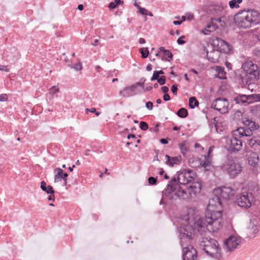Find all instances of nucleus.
I'll list each match as a JSON object with an SVG mask.
<instances>
[{
	"label": "nucleus",
	"mask_w": 260,
	"mask_h": 260,
	"mask_svg": "<svg viewBox=\"0 0 260 260\" xmlns=\"http://www.w3.org/2000/svg\"><path fill=\"white\" fill-rule=\"evenodd\" d=\"M199 245L207 255L216 260L222 259V253L218 242L214 239L203 236L199 238Z\"/></svg>",
	"instance_id": "2"
},
{
	"label": "nucleus",
	"mask_w": 260,
	"mask_h": 260,
	"mask_svg": "<svg viewBox=\"0 0 260 260\" xmlns=\"http://www.w3.org/2000/svg\"><path fill=\"white\" fill-rule=\"evenodd\" d=\"M116 5H115L114 2H111L108 6V7L110 9H114L116 8Z\"/></svg>",
	"instance_id": "52"
},
{
	"label": "nucleus",
	"mask_w": 260,
	"mask_h": 260,
	"mask_svg": "<svg viewBox=\"0 0 260 260\" xmlns=\"http://www.w3.org/2000/svg\"><path fill=\"white\" fill-rule=\"evenodd\" d=\"M242 68L246 73V75L242 79V82L246 84L250 85L252 83L253 79H256L259 76V72L256 64L252 61H245L242 65Z\"/></svg>",
	"instance_id": "5"
},
{
	"label": "nucleus",
	"mask_w": 260,
	"mask_h": 260,
	"mask_svg": "<svg viewBox=\"0 0 260 260\" xmlns=\"http://www.w3.org/2000/svg\"><path fill=\"white\" fill-rule=\"evenodd\" d=\"M119 95L123 98H128L133 95V94L131 93L128 87H125L123 90L119 91Z\"/></svg>",
	"instance_id": "26"
},
{
	"label": "nucleus",
	"mask_w": 260,
	"mask_h": 260,
	"mask_svg": "<svg viewBox=\"0 0 260 260\" xmlns=\"http://www.w3.org/2000/svg\"><path fill=\"white\" fill-rule=\"evenodd\" d=\"M161 89L162 91L165 93H167V92L169 91V88L167 86H162L161 88Z\"/></svg>",
	"instance_id": "55"
},
{
	"label": "nucleus",
	"mask_w": 260,
	"mask_h": 260,
	"mask_svg": "<svg viewBox=\"0 0 260 260\" xmlns=\"http://www.w3.org/2000/svg\"><path fill=\"white\" fill-rule=\"evenodd\" d=\"M139 42L140 44H144L145 43V40L144 39L141 38L139 40Z\"/></svg>",
	"instance_id": "63"
},
{
	"label": "nucleus",
	"mask_w": 260,
	"mask_h": 260,
	"mask_svg": "<svg viewBox=\"0 0 260 260\" xmlns=\"http://www.w3.org/2000/svg\"><path fill=\"white\" fill-rule=\"evenodd\" d=\"M11 51L12 52H14V53H17V57H19L20 56V54L17 50V49L15 48V47H13V48H12L11 49Z\"/></svg>",
	"instance_id": "54"
},
{
	"label": "nucleus",
	"mask_w": 260,
	"mask_h": 260,
	"mask_svg": "<svg viewBox=\"0 0 260 260\" xmlns=\"http://www.w3.org/2000/svg\"><path fill=\"white\" fill-rule=\"evenodd\" d=\"M224 9V7L220 5H211L207 9V13L212 15H218Z\"/></svg>",
	"instance_id": "19"
},
{
	"label": "nucleus",
	"mask_w": 260,
	"mask_h": 260,
	"mask_svg": "<svg viewBox=\"0 0 260 260\" xmlns=\"http://www.w3.org/2000/svg\"><path fill=\"white\" fill-rule=\"evenodd\" d=\"M248 164L251 166L256 167L258 165V156L255 152L250 153L248 157Z\"/></svg>",
	"instance_id": "22"
},
{
	"label": "nucleus",
	"mask_w": 260,
	"mask_h": 260,
	"mask_svg": "<svg viewBox=\"0 0 260 260\" xmlns=\"http://www.w3.org/2000/svg\"><path fill=\"white\" fill-rule=\"evenodd\" d=\"M215 22L219 23L221 27H223L224 25L225 24L224 22L221 20V18H212L210 23L208 24L206 27L207 28L212 27V30H216L218 28V26L217 25Z\"/></svg>",
	"instance_id": "20"
},
{
	"label": "nucleus",
	"mask_w": 260,
	"mask_h": 260,
	"mask_svg": "<svg viewBox=\"0 0 260 260\" xmlns=\"http://www.w3.org/2000/svg\"><path fill=\"white\" fill-rule=\"evenodd\" d=\"M199 103L194 96L190 97L189 99V106L191 109L199 106Z\"/></svg>",
	"instance_id": "28"
},
{
	"label": "nucleus",
	"mask_w": 260,
	"mask_h": 260,
	"mask_svg": "<svg viewBox=\"0 0 260 260\" xmlns=\"http://www.w3.org/2000/svg\"><path fill=\"white\" fill-rule=\"evenodd\" d=\"M146 70L147 71H150L152 70V65L151 64H148L146 67Z\"/></svg>",
	"instance_id": "61"
},
{
	"label": "nucleus",
	"mask_w": 260,
	"mask_h": 260,
	"mask_svg": "<svg viewBox=\"0 0 260 260\" xmlns=\"http://www.w3.org/2000/svg\"><path fill=\"white\" fill-rule=\"evenodd\" d=\"M146 107L149 110L153 109V105L151 102H148L146 103Z\"/></svg>",
	"instance_id": "47"
},
{
	"label": "nucleus",
	"mask_w": 260,
	"mask_h": 260,
	"mask_svg": "<svg viewBox=\"0 0 260 260\" xmlns=\"http://www.w3.org/2000/svg\"><path fill=\"white\" fill-rule=\"evenodd\" d=\"M40 187L43 191H46V190L47 189V186H46V183L45 181H43L41 182V186Z\"/></svg>",
	"instance_id": "49"
},
{
	"label": "nucleus",
	"mask_w": 260,
	"mask_h": 260,
	"mask_svg": "<svg viewBox=\"0 0 260 260\" xmlns=\"http://www.w3.org/2000/svg\"><path fill=\"white\" fill-rule=\"evenodd\" d=\"M223 41V40L218 38H216L215 39H213L211 44L212 46V48L219 51V49L222 46Z\"/></svg>",
	"instance_id": "24"
},
{
	"label": "nucleus",
	"mask_w": 260,
	"mask_h": 260,
	"mask_svg": "<svg viewBox=\"0 0 260 260\" xmlns=\"http://www.w3.org/2000/svg\"><path fill=\"white\" fill-rule=\"evenodd\" d=\"M194 173L191 170H184L178 175L177 178L174 177L169 182L167 187L162 191L163 196L168 197L175 190L179 184L186 185L193 180Z\"/></svg>",
	"instance_id": "4"
},
{
	"label": "nucleus",
	"mask_w": 260,
	"mask_h": 260,
	"mask_svg": "<svg viewBox=\"0 0 260 260\" xmlns=\"http://www.w3.org/2000/svg\"><path fill=\"white\" fill-rule=\"evenodd\" d=\"M254 196L253 193L248 190L245 191L237 197L236 203L241 208L244 209L250 208L254 203Z\"/></svg>",
	"instance_id": "9"
},
{
	"label": "nucleus",
	"mask_w": 260,
	"mask_h": 260,
	"mask_svg": "<svg viewBox=\"0 0 260 260\" xmlns=\"http://www.w3.org/2000/svg\"><path fill=\"white\" fill-rule=\"evenodd\" d=\"M214 194H217L221 198L228 200L234 196L235 190L231 187L222 186L215 189L213 191Z\"/></svg>",
	"instance_id": "14"
},
{
	"label": "nucleus",
	"mask_w": 260,
	"mask_h": 260,
	"mask_svg": "<svg viewBox=\"0 0 260 260\" xmlns=\"http://www.w3.org/2000/svg\"><path fill=\"white\" fill-rule=\"evenodd\" d=\"M140 128L143 131H146L148 128V125L146 122L141 121L140 122Z\"/></svg>",
	"instance_id": "37"
},
{
	"label": "nucleus",
	"mask_w": 260,
	"mask_h": 260,
	"mask_svg": "<svg viewBox=\"0 0 260 260\" xmlns=\"http://www.w3.org/2000/svg\"><path fill=\"white\" fill-rule=\"evenodd\" d=\"M201 190V184L199 182H194L192 183L189 187L182 188L180 187L175 195L180 199L187 200L193 198L199 193Z\"/></svg>",
	"instance_id": "7"
},
{
	"label": "nucleus",
	"mask_w": 260,
	"mask_h": 260,
	"mask_svg": "<svg viewBox=\"0 0 260 260\" xmlns=\"http://www.w3.org/2000/svg\"><path fill=\"white\" fill-rule=\"evenodd\" d=\"M232 49V46L223 40L222 46L219 49V51L221 53L222 52L224 53H229Z\"/></svg>",
	"instance_id": "25"
},
{
	"label": "nucleus",
	"mask_w": 260,
	"mask_h": 260,
	"mask_svg": "<svg viewBox=\"0 0 260 260\" xmlns=\"http://www.w3.org/2000/svg\"><path fill=\"white\" fill-rule=\"evenodd\" d=\"M218 74L219 75V78L222 79H224L226 78L225 76V72L224 71V70L221 67H219L217 70Z\"/></svg>",
	"instance_id": "34"
},
{
	"label": "nucleus",
	"mask_w": 260,
	"mask_h": 260,
	"mask_svg": "<svg viewBox=\"0 0 260 260\" xmlns=\"http://www.w3.org/2000/svg\"><path fill=\"white\" fill-rule=\"evenodd\" d=\"M129 90L131 91V93L133 94H136L135 89L137 88L136 86L133 84L131 86H128Z\"/></svg>",
	"instance_id": "50"
},
{
	"label": "nucleus",
	"mask_w": 260,
	"mask_h": 260,
	"mask_svg": "<svg viewBox=\"0 0 260 260\" xmlns=\"http://www.w3.org/2000/svg\"><path fill=\"white\" fill-rule=\"evenodd\" d=\"M177 90H178V85L174 84L172 85L171 87V91L173 92V93L176 95L177 94Z\"/></svg>",
	"instance_id": "41"
},
{
	"label": "nucleus",
	"mask_w": 260,
	"mask_h": 260,
	"mask_svg": "<svg viewBox=\"0 0 260 260\" xmlns=\"http://www.w3.org/2000/svg\"><path fill=\"white\" fill-rule=\"evenodd\" d=\"M0 71L9 72L10 71V70L7 68V66L0 64Z\"/></svg>",
	"instance_id": "51"
},
{
	"label": "nucleus",
	"mask_w": 260,
	"mask_h": 260,
	"mask_svg": "<svg viewBox=\"0 0 260 260\" xmlns=\"http://www.w3.org/2000/svg\"><path fill=\"white\" fill-rule=\"evenodd\" d=\"M145 81H146V79H144L143 80V82H137L135 84H134V85L136 86V88H137L138 86H139V87H141L143 89H144V82Z\"/></svg>",
	"instance_id": "44"
},
{
	"label": "nucleus",
	"mask_w": 260,
	"mask_h": 260,
	"mask_svg": "<svg viewBox=\"0 0 260 260\" xmlns=\"http://www.w3.org/2000/svg\"><path fill=\"white\" fill-rule=\"evenodd\" d=\"M241 239L240 237L231 236L224 242V247L227 251H233L240 244Z\"/></svg>",
	"instance_id": "13"
},
{
	"label": "nucleus",
	"mask_w": 260,
	"mask_h": 260,
	"mask_svg": "<svg viewBox=\"0 0 260 260\" xmlns=\"http://www.w3.org/2000/svg\"><path fill=\"white\" fill-rule=\"evenodd\" d=\"M202 218H199V219L195 221L194 222V227L192 225L190 224L185 225L182 230H181V234H182L181 240H182L184 238H186L188 240L192 239L194 235L196 234V232H198L200 234V236L201 237L203 235L204 233L206 232V229L203 231L199 230L198 227L196 225V223L199 220L202 219Z\"/></svg>",
	"instance_id": "11"
},
{
	"label": "nucleus",
	"mask_w": 260,
	"mask_h": 260,
	"mask_svg": "<svg viewBox=\"0 0 260 260\" xmlns=\"http://www.w3.org/2000/svg\"><path fill=\"white\" fill-rule=\"evenodd\" d=\"M148 183L151 185H154L156 183L157 179L153 177H150L148 179Z\"/></svg>",
	"instance_id": "38"
},
{
	"label": "nucleus",
	"mask_w": 260,
	"mask_h": 260,
	"mask_svg": "<svg viewBox=\"0 0 260 260\" xmlns=\"http://www.w3.org/2000/svg\"><path fill=\"white\" fill-rule=\"evenodd\" d=\"M222 170L227 173L231 178L237 176L242 171L241 164L237 162L232 156H228L221 166Z\"/></svg>",
	"instance_id": "6"
},
{
	"label": "nucleus",
	"mask_w": 260,
	"mask_h": 260,
	"mask_svg": "<svg viewBox=\"0 0 260 260\" xmlns=\"http://www.w3.org/2000/svg\"><path fill=\"white\" fill-rule=\"evenodd\" d=\"M249 95L239 94L234 99L236 104L247 105L250 103V99Z\"/></svg>",
	"instance_id": "18"
},
{
	"label": "nucleus",
	"mask_w": 260,
	"mask_h": 260,
	"mask_svg": "<svg viewBox=\"0 0 260 260\" xmlns=\"http://www.w3.org/2000/svg\"><path fill=\"white\" fill-rule=\"evenodd\" d=\"M242 122L245 127H240L235 130V135L236 136L241 135L246 137H250L252 135V131L257 130L259 127L258 123L250 120L249 118H243Z\"/></svg>",
	"instance_id": "8"
},
{
	"label": "nucleus",
	"mask_w": 260,
	"mask_h": 260,
	"mask_svg": "<svg viewBox=\"0 0 260 260\" xmlns=\"http://www.w3.org/2000/svg\"><path fill=\"white\" fill-rule=\"evenodd\" d=\"M182 22V21H177V20H175V21H173V24L175 25H180Z\"/></svg>",
	"instance_id": "60"
},
{
	"label": "nucleus",
	"mask_w": 260,
	"mask_h": 260,
	"mask_svg": "<svg viewBox=\"0 0 260 260\" xmlns=\"http://www.w3.org/2000/svg\"><path fill=\"white\" fill-rule=\"evenodd\" d=\"M183 260H196L197 258V250L191 245L183 249Z\"/></svg>",
	"instance_id": "15"
},
{
	"label": "nucleus",
	"mask_w": 260,
	"mask_h": 260,
	"mask_svg": "<svg viewBox=\"0 0 260 260\" xmlns=\"http://www.w3.org/2000/svg\"><path fill=\"white\" fill-rule=\"evenodd\" d=\"M159 52H162L163 54L167 56L169 58L172 59L173 58V54L169 50L165 49L164 47H160L159 48Z\"/></svg>",
	"instance_id": "31"
},
{
	"label": "nucleus",
	"mask_w": 260,
	"mask_h": 260,
	"mask_svg": "<svg viewBox=\"0 0 260 260\" xmlns=\"http://www.w3.org/2000/svg\"><path fill=\"white\" fill-rule=\"evenodd\" d=\"M166 164L171 167H173L174 165L179 164L181 160V156L170 157L168 155H166Z\"/></svg>",
	"instance_id": "21"
},
{
	"label": "nucleus",
	"mask_w": 260,
	"mask_h": 260,
	"mask_svg": "<svg viewBox=\"0 0 260 260\" xmlns=\"http://www.w3.org/2000/svg\"><path fill=\"white\" fill-rule=\"evenodd\" d=\"M183 38H185L184 36H182L180 38L178 39L177 42L179 45H183L186 43L185 41L182 40Z\"/></svg>",
	"instance_id": "45"
},
{
	"label": "nucleus",
	"mask_w": 260,
	"mask_h": 260,
	"mask_svg": "<svg viewBox=\"0 0 260 260\" xmlns=\"http://www.w3.org/2000/svg\"><path fill=\"white\" fill-rule=\"evenodd\" d=\"M221 208L220 198L217 194H214L209 201L205 217L195 224L199 230L203 231L206 228L211 233L219 230L222 227V213L220 210Z\"/></svg>",
	"instance_id": "1"
},
{
	"label": "nucleus",
	"mask_w": 260,
	"mask_h": 260,
	"mask_svg": "<svg viewBox=\"0 0 260 260\" xmlns=\"http://www.w3.org/2000/svg\"><path fill=\"white\" fill-rule=\"evenodd\" d=\"M214 30H212V27L211 28H205L203 30H202V33L205 35H208L210 34L211 32L214 31Z\"/></svg>",
	"instance_id": "39"
},
{
	"label": "nucleus",
	"mask_w": 260,
	"mask_h": 260,
	"mask_svg": "<svg viewBox=\"0 0 260 260\" xmlns=\"http://www.w3.org/2000/svg\"><path fill=\"white\" fill-rule=\"evenodd\" d=\"M54 173L55 174L54 176L55 182H59L62 179L64 181V184H67V178L68 176V174L67 173H63V170L60 168H56L54 171Z\"/></svg>",
	"instance_id": "17"
},
{
	"label": "nucleus",
	"mask_w": 260,
	"mask_h": 260,
	"mask_svg": "<svg viewBox=\"0 0 260 260\" xmlns=\"http://www.w3.org/2000/svg\"><path fill=\"white\" fill-rule=\"evenodd\" d=\"M177 115L179 117L184 118L188 116V111L185 108H182L177 111Z\"/></svg>",
	"instance_id": "30"
},
{
	"label": "nucleus",
	"mask_w": 260,
	"mask_h": 260,
	"mask_svg": "<svg viewBox=\"0 0 260 260\" xmlns=\"http://www.w3.org/2000/svg\"><path fill=\"white\" fill-rule=\"evenodd\" d=\"M204 50L206 51V56L208 59L213 63L218 61L220 56V53L218 50L212 48L210 51H208L205 47H204Z\"/></svg>",
	"instance_id": "16"
},
{
	"label": "nucleus",
	"mask_w": 260,
	"mask_h": 260,
	"mask_svg": "<svg viewBox=\"0 0 260 260\" xmlns=\"http://www.w3.org/2000/svg\"><path fill=\"white\" fill-rule=\"evenodd\" d=\"M247 139V143L248 145L251 148H256L257 146H260V138L257 137H252V138L248 137Z\"/></svg>",
	"instance_id": "23"
},
{
	"label": "nucleus",
	"mask_w": 260,
	"mask_h": 260,
	"mask_svg": "<svg viewBox=\"0 0 260 260\" xmlns=\"http://www.w3.org/2000/svg\"><path fill=\"white\" fill-rule=\"evenodd\" d=\"M72 68L74 69L76 71H80L82 68L81 63L77 64L75 66H73Z\"/></svg>",
	"instance_id": "48"
},
{
	"label": "nucleus",
	"mask_w": 260,
	"mask_h": 260,
	"mask_svg": "<svg viewBox=\"0 0 260 260\" xmlns=\"http://www.w3.org/2000/svg\"><path fill=\"white\" fill-rule=\"evenodd\" d=\"M114 3L115 5H116V6H118L119 5H122L123 4V2L121 0H115Z\"/></svg>",
	"instance_id": "57"
},
{
	"label": "nucleus",
	"mask_w": 260,
	"mask_h": 260,
	"mask_svg": "<svg viewBox=\"0 0 260 260\" xmlns=\"http://www.w3.org/2000/svg\"><path fill=\"white\" fill-rule=\"evenodd\" d=\"M229 103L225 98H218L215 99L212 104L211 108L219 112L221 114L228 112Z\"/></svg>",
	"instance_id": "12"
},
{
	"label": "nucleus",
	"mask_w": 260,
	"mask_h": 260,
	"mask_svg": "<svg viewBox=\"0 0 260 260\" xmlns=\"http://www.w3.org/2000/svg\"><path fill=\"white\" fill-rule=\"evenodd\" d=\"M235 131L233 132V136L230 140V144L228 148V151L230 152H239L242 148L243 143L244 142L246 136L235 135Z\"/></svg>",
	"instance_id": "10"
},
{
	"label": "nucleus",
	"mask_w": 260,
	"mask_h": 260,
	"mask_svg": "<svg viewBox=\"0 0 260 260\" xmlns=\"http://www.w3.org/2000/svg\"><path fill=\"white\" fill-rule=\"evenodd\" d=\"M249 98L250 99V103L255 102H260V94H252L249 95Z\"/></svg>",
	"instance_id": "33"
},
{
	"label": "nucleus",
	"mask_w": 260,
	"mask_h": 260,
	"mask_svg": "<svg viewBox=\"0 0 260 260\" xmlns=\"http://www.w3.org/2000/svg\"><path fill=\"white\" fill-rule=\"evenodd\" d=\"M140 53H141V57L143 58H146L149 54V51L147 48H141L140 49Z\"/></svg>",
	"instance_id": "35"
},
{
	"label": "nucleus",
	"mask_w": 260,
	"mask_h": 260,
	"mask_svg": "<svg viewBox=\"0 0 260 260\" xmlns=\"http://www.w3.org/2000/svg\"><path fill=\"white\" fill-rule=\"evenodd\" d=\"M8 100V96L6 94H2L0 95V102L7 101Z\"/></svg>",
	"instance_id": "46"
},
{
	"label": "nucleus",
	"mask_w": 260,
	"mask_h": 260,
	"mask_svg": "<svg viewBox=\"0 0 260 260\" xmlns=\"http://www.w3.org/2000/svg\"><path fill=\"white\" fill-rule=\"evenodd\" d=\"M83 9H84V6H83V5H82V4H80V5H78V9L79 10H80V11H82V10H83Z\"/></svg>",
	"instance_id": "62"
},
{
	"label": "nucleus",
	"mask_w": 260,
	"mask_h": 260,
	"mask_svg": "<svg viewBox=\"0 0 260 260\" xmlns=\"http://www.w3.org/2000/svg\"><path fill=\"white\" fill-rule=\"evenodd\" d=\"M59 91V88L55 86H53V87H51L49 90V93L50 94L52 95V98H57L58 95L57 94H56V92H58Z\"/></svg>",
	"instance_id": "32"
},
{
	"label": "nucleus",
	"mask_w": 260,
	"mask_h": 260,
	"mask_svg": "<svg viewBox=\"0 0 260 260\" xmlns=\"http://www.w3.org/2000/svg\"><path fill=\"white\" fill-rule=\"evenodd\" d=\"M86 111L87 112L89 111L91 113H94V112H96V109L95 108H91L90 109L87 108V109H86Z\"/></svg>",
	"instance_id": "56"
},
{
	"label": "nucleus",
	"mask_w": 260,
	"mask_h": 260,
	"mask_svg": "<svg viewBox=\"0 0 260 260\" xmlns=\"http://www.w3.org/2000/svg\"><path fill=\"white\" fill-rule=\"evenodd\" d=\"M159 77H160L158 75V74H157V72H156V71H154L153 72V76L151 77L150 80L151 81H154V80H157Z\"/></svg>",
	"instance_id": "43"
},
{
	"label": "nucleus",
	"mask_w": 260,
	"mask_h": 260,
	"mask_svg": "<svg viewBox=\"0 0 260 260\" xmlns=\"http://www.w3.org/2000/svg\"><path fill=\"white\" fill-rule=\"evenodd\" d=\"M243 0H232L229 2V4L231 9L239 8V4L242 2Z\"/></svg>",
	"instance_id": "29"
},
{
	"label": "nucleus",
	"mask_w": 260,
	"mask_h": 260,
	"mask_svg": "<svg viewBox=\"0 0 260 260\" xmlns=\"http://www.w3.org/2000/svg\"><path fill=\"white\" fill-rule=\"evenodd\" d=\"M99 43V40H95L94 41V43H92V45L93 46H97L98 45Z\"/></svg>",
	"instance_id": "64"
},
{
	"label": "nucleus",
	"mask_w": 260,
	"mask_h": 260,
	"mask_svg": "<svg viewBox=\"0 0 260 260\" xmlns=\"http://www.w3.org/2000/svg\"><path fill=\"white\" fill-rule=\"evenodd\" d=\"M45 192H46L47 194H54V190L53 189V187L50 186L48 185L47 187V189L46 190Z\"/></svg>",
	"instance_id": "42"
},
{
	"label": "nucleus",
	"mask_w": 260,
	"mask_h": 260,
	"mask_svg": "<svg viewBox=\"0 0 260 260\" xmlns=\"http://www.w3.org/2000/svg\"><path fill=\"white\" fill-rule=\"evenodd\" d=\"M163 99L165 101H168L170 100V96L168 93H165Z\"/></svg>",
	"instance_id": "53"
},
{
	"label": "nucleus",
	"mask_w": 260,
	"mask_h": 260,
	"mask_svg": "<svg viewBox=\"0 0 260 260\" xmlns=\"http://www.w3.org/2000/svg\"><path fill=\"white\" fill-rule=\"evenodd\" d=\"M236 24L240 27H252L260 22V15L255 10L242 11L235 16Z\"/></svg>",
	"instance_id": "3"
},
{
	"label": "nucleus",
	"mask_w": 260,
	"mask_h": 260,
	"mask_svg": "<svg viewBox=\"0 0 260 260\" xmlns=\"http://www.w3.org/2000/svg\"><path fill=\"white\" fill-rule=\"evenodd\" d=\"M48 201H54V194H50V195L48 198Z\"/></svg>",
	"instance_id": "58"
},
{
	"label": "nucleus",
	"mask_w": 260,
	"mask_h": 260,
	"mask_svg": "<svg viewBox=\"0 0 260 260\" xmlns=\"http://www.w3.org/2000/svg\"><path fill=\"white\" fill-rule=\"evenodd\" d=\"M160 142L162 144H167L168 143V141L167 139H161L160 140Z\"/></svg>",
	"instance_id": "59"
},
{
	"label": "nucleus",
	"mask_w": 260,
	"mask_h": 260,
	"mask_svg": "<svg viewBox=\"0 0 260 260\" xmlns=\"http://www.w3.org/2000/svg\"><path fill=\"white\" fill-rule=\"evenodd\" d=\"M137 7V8L139 9V12L142 14V15H147V13L148 11V10H147V9L144 8H142L140 6H139V5H138L137 4H136L135 5Z\"/></svg>",
	"instance_id": "36"
},
{
	"label": "nucleus",
	"mask_w": 260,
	"mask_h": 260,
	"mask_svg": "<svg viewBox=\"0 0 260 260\" xmlns=\"http://www.w3.org/2000/svg\"><path fill=\"white\" fill-rule=\"evenodd\" d=\"M157 82L160 84V85H164L166 83V77L165 76H161L157 80Z\"/></svg>",
	"instance_id": "40"
},
{
	"label": "nucleus",
	"mask_w": 260,
	"mask_h": 260,
	"mask_svg": "<svg viewBox=\"0 0 260 260\" xmlns=\"http://www.w3.org/2000/svg\"><path fill=\"white\" fill-rule=\"evenodd\" d=\"M178 147L180 149L181 153L184 155L188 150V148L187 146V142L186 141H183L182 143H179L178 144Z\"/></svg>",
	"instance_id": "27"
}]
</instances>
